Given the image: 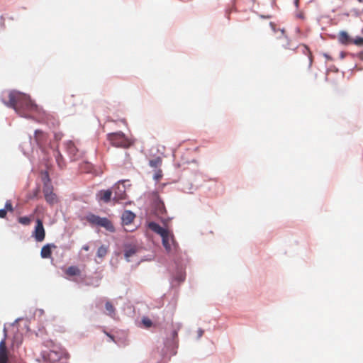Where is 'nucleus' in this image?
<instances>
[{"label":"nucleus","mask_w":363,"mask_h":363,"mask_svg":"<svg viewBox=\"0 0 363 363\" xmlns=\"http://www.w3.org/2000/svg\"><path fill=\"white\" fill-rule=\"evenodd\" d=\"M295 4H296V6H298V0H296L295 1Z\"/></svg>","instance_id":"33"},{"label":"nucleus","mask_w":363,"mask_h":363,"mask_svg":"<svg viewBox=\"0 0 363 363\" xmlns=\"http://www.w3.org/2000/svg\"><path fill=\"white\" fill-rule=\"evenodd\" d=\"M33 217V216H30L29 217L28 216L19 217L18 218V223H20L22 225H28L30 224Z\"/></svg>","instance_id":"20"},{"label":"nucleus","mask_w":363,"mask_h":363,"mask_svg":"<svg viewBox=\"0 0 363 363\" xmlns=\"http://www.w3.org/2000/svg\"><path fill=\"white\" fill-rule=\"evenodd\" d=\"M33 237L37 242H42L44 240L45 237V231L43 227V221L38 218L36 220V225L33 232Z\"/></svg>","instance_id":"8"},{"label":"nucleus","mask_w":363,"mask_h":363,"mask_svg":"<svg viewBox=\"0 0 363 363\" xmlns=\"http://www.w3.org/2000/svg\"><path fill=\"white\" fill-rule=\"evenodd\" d=\"M43 180V194L45 199L50 205H54L57 203V195L53 192V186L50 183V179L48 172H45Z\"/></svg>","instance_id":"4"},{"label":"nucleus","mask_w":363,"mask_h":363,"mask_svg":"<svg viewBox=\"0 0 363 363\" xmlns=\"http://www.w3.org/2000/svg\"><path fill=\"white\" fill-rule=\"evenodd\" d=\"M82 249L85 251H88L89 250V247L88 245H84Z\"/></svg>","instance_id":"31"},{"label":"nucleus","mask_w":363,"mask_h":363,"mask_svg":"<svg viewBox=\"0 0 363 363\" xmlns=\"http://www.w3.org/2000/svg\"><path fill=\"white\" fill-rule=\"evenodd\" d=\"M55 160L60 168L62 169L65 166V162L62 154L58 151H55Z\"/></svg>","instance_id":"19"},{"label":"nucleus","mask_w":363,"mask_h":363,"mask_svg":"<svg viewBox=\"0 0 363 363\" xmlns=\"http://www.w3.org/2000/svg\"><path fill=\"white\" fill-rule=\"evenodd\" d=\"M4 337L0 342V363H7L8 362V350L6 345V329L4 328Z\"/></svg>","instance_id":"9"},{"label":"nucleus","mask_w":363,"mask_h":363,"mask_svg":"<svg viewBox=\"0 0 363 363\" xmlns=\"http://www.w3.org/2000/svg\"><path fill=\"white\" fill-rule=\"evenodd\" d=\"M155 211L157 213L160 215L166 213L167 211L164 202L159 199L155 202Z\"/></svg>","instance_id":"17"},{"label":"nucleus","mask_w":363,"mask_h":363,"mask_svg":"<svg viewBox=\"0 0 363 363\" xmlns=\"http://www.w3.org/2000/svg\"><path fill=\"white\" fill-rule=\"evenodd\" d=\"M302 52L305 54L308 57V67H311L313 63V56L312 53L310 51L309 48L306 45H302L301 46Z\"/></svg>","instance_id":"18"},{"label":"nucleus","mask_w":363,"mask_h":363,"mask_svg":"<svg viewBox=\"0 0 363 363\" xmlns=\"http://www.w3.org/2000/svg\"><path fill=\"white\" fill-rule=\"evenodd\" d=\"M162 177V171L159 170L154 176L156 180H159Z\"/></svg>","instance_id":"29"},{"label":"nucleus","mask_w":363,"mask_h":363,"mask_svg":"<svg viewBox=\"0 0 363 363\" xmlns=\"http://www.w3.org/2000/svg\"><path fill=\"white\" fill-rule=\"evenodd\" d=\"M65 273L69 277L80 276L81 270L77 266H70L65 269Z\"/></svg>","instance_id":"16"},{"label":"nucleus","mask_w":363,"mask_h":363,"mask_svg":"<svg viewBox=\"0 0 363 363\" xmlns=\"http://www.w3.org/2000/svg\"><path fill=\"white\" fill-rule=\"evenodd\" d=\"M105 308L108 313V315L111 317L115 315V308L110 301H107L105 304Z\"/></svg>","instance_id":"22"},{"label":"nucleus","mask_w":363,"mask_h":363,"mask_svg":"<svg viewBox=\"0 0 363 363\" xmlns=\"http://www.w3.org/2000/svg\"><path fill=\"white\" fill-rule=\"evenodd\" d=\"M261 17L263 18H269L270 16H261Z\"/></svg>","instance_id":"32"},{"label":"nucleus","mask_w":363,"mask_h":363,"mask_svg":"<svg viewBox=\"0 0 363 363\" xmlns=\"http://www.w3.org/2000/svg\"><path fill=\"white\" fill-rule=\"evenodd\" d=\"M65 148L72 160H77L83 155V152L79 150L72 141H67L65 143Z\"/></svg>","instance_id":"6"},{"label":"nucleus","mask_w":363,"mask_h":363,"mask_svg":"<svg viewBox=\"0 0 363 363\" xmlns=\"http://www.w3.org/2000/svg\"><path fill=\"white\" fill-rule=\"evenodd\" d=\"M107 139L113 146L116 147L128 148L133 144V141L121 131L108 133Z\"/></svg>","instance_id":"3"},{"label":"nucleus","mask_w":363,"mask_h":363,"mask_svg":"<svg viewBox=\"0 0 363 363\" xmlns=\"http://www.w3.org/2000/svg\"><path fill=\"white\" fill-rule=\"evenodd\" d=\"M135 215L130 211H125L122 214V223L123 225L130 224L135 219Z\"/></svg>","instance_id":"14"},{"label":"nucleus","mask_w":363,"mask_h":363,"mask_svg":"<svg viewBox=\"0 0 363 363\" xmlns=\"http://www.w3.org/2000/svg\"><path fill=\"white\" fill-rule=\"evenodd\" d=\"M2 101L6 106L13 108L21 117L35 118L41 112V108L32 101L29 96L18 91L4 92Z\"/></svg>","instance_id":"1"},{"label":"nucleus","mask_w":363,"mask_h":363,"mask_svg":"<svg viewBox=\"0 0 363 363\" xmlns=\"http://www.w3.org/2000/svg\"><path fill=\"white\" fill-rule=\"evenodd\" d=\"M198 334H199V337H201L203 334V330L201 329H199L198 331Z\"/></svg>","instance_id":"30"},{"label":"nucleus","mask_w":363,"mask_h":363,"mask_svg":"<svg viewBox=\"0 0 363 363\" xmlns=\"http://www.w3.org/2000/svg\"><path fill=\"white\" fill-rule=\"evenodd\" d=\"M142 323L145 328H150L152 325V320L147 317H143L142 319Z\"/></svg>","instance_id":"24"},{"label":"nucleus","mask_w":363,"mask_h":363,"mask_svg":"<svg viewBox=\"0 0 363 363\" xmlns=\"http://www.w3.org/2000/svg\"><path fill=\"white\" fill-rule=\"evenodd\" d=\"M352 43L354 44L359 47H363V38L362 37H357L354 39H352Z\"/></svg>","instance_id":"25"},{"label":"nucleus","mask_w":363,"mask_h":363,"mask_svg":"<svg viewBox=\"0 0 363 363\" xmlns=\"http://www.w3.org/2000/svg\"><path fill=\"white\" fill-rule=\"evenodd\" d=\"M148 227L150 230L162 237V245L167 252H170L177 249V244L173 234L170 231L162 228L159 224L155 222H150L148 224Z\"/></svg>","instance_id":"2"},{"label":"nucleus","mask_w":363,"mask_h":363,"mask_svg":"<svg viewBox=\"0 0 363 363\" xmlns=\"http://www.w3.org/2000/svg\"><path fill=\"white\" fill-rule=\"evenodd\" d=\"M6 211H10V212H13V206H12V203L10 201H7L5 203V208Z\"/></svg>","instance_id":"26"},{"label":"nucleus","mask_w":363,"mask_h":363,"mask_svg":"<svg viewBox=\"0 0 363 363\" xmlns=\"http://www.w3.org/2000/svg\"><path fill=\"white\" fill-rule=\"evenodd\" d=\"M108 253V247L105 245H101L100 247H99L96 255L97 257L100 258L104 257L106 254Z\"/></svg>","instance_id":"21"},{"label":"nucleus","mask_w":363,"mask_h":363,"mask_svg":"<svg viewBox=\"0 0 363 363\" xmlns=\"http://www.w3.org/2000/svg\"><path fill=\"white\" fill-rule=\"evenodd\" d=\"M86 219L91 225L103 227L109 232L115 231L113 225L111 220L106 218H101L99 216L91 213L86 216Z\"/></svg>","instance_id":"5"},{"label":"nucleus","mask_w":363,"mask_h":363,"mask_svg":"<svg viewBox=\"0 0 363 363\" xmlns=\"http://www.w3.org/2000/svg\"><path fill=\"white\" fill-rule=\"evenodd\" d=\"M7 211L6 209H0V218H4L6 216Z\"/></svg>","instance_id":"27"},{"label":"nucleus","mask_w":363,"mask_h":363,"mask_svg":"<svg viewBox=\"0 0 363 363\" xmlns=\"http://www.w3.org/2000/svg\"><path fill=\"white\" fill-rule=\"evenodd\" d=\"M138 251V248L135 245H128L125 247L124 257L127 262H130L132 257H133Z\"/></svg>","instance_id":"13"},{"label":"nucleus","mask_w":363,"mask_h":363,"mask_svg":"<svg viewBox=\"0 0 363 363\" xmlns=\"http://www.w3.org/2000/svg\"><path fill=\"white\" fill-rule=\"evenodd\" d=\"M34 139L38 145L42 147L47 143L48 137L46 133H45L43 131L40 130H36L35 131Z\"/></svg>","instance_id":"10"},{"label":"nucleus","mask_w":363,"mask_h":363,"mask_svg":"<svg viewBox=\"0 0 363 363\" xmlns=\"http://www.w3.org/2000/svg\"><path fill=\"white\" fill-rule=\"evenodd\" d=\"M62 133H55V139L57 140V141H59L62 139Z\"/></svg>","instance_id":"28"},{"label":"nucleus","mask_w":363,"mask_h":363,"mask_svg":"<svg viewBox=\"0 0 363 363\" xmlns=\"http://www.w3.org/2000/svg\"><path fill=\"white\" fill-rule=\"evenodd\" d=\"M338 41L342 45L352 43V39L346 31H340L338 35Z\"/></svg>","instance_id":"15"},{"label":"nucleus","mask_w":363,"mask_h":363,"mask_svg":"<svg viewBox=\"0 0 363 363\" xmlns=\"http://www.w3.org/2000/svg\"><path fill=\"white\" fill-rule=\"evenodd\" d=\"M162 163V160L160 157H157L154 160H150V165L152 167L157 168Z\"/></svg>","instance_id":"23"},{"label":"nucleus","mask_w":363,"mask_h":363,"mask_svg":"<svg viewBox=\"0 0 363 363\" xmlns=\"http://www.w3.org/2000/svg\"><path fill=\"white\" fill-rule=\"evenodd\" d=\"M112 194L113 191L111 189L101 190L97 193L96 196L99 200L108 203L111 199Z\"/></svg>","instance_id":"12"},{"label":"nucleus","mask_w":363,"mask_h":363,"mask_svg":"<svg viewBox=\"0 0 363 363\" xmlns=\"http://www.w3.org/2000/svg\"><path fill=\"white\" fill-rule=\"evenodd\" d=\"M57 246L53 244H47L41 248L40 256L43 259H48L51 257L52 250L55 249Z\"/></svg>","instance_id":"11"},{"label":"nucleus","mask_w":363,"mask_h":363,"mask_svg":"<svg viewBox=\"0 0 363 363\" xmlns=\"http://www.w3.org/2000/svg\"><path fill=\"white\" fill-rule=\"evenodd\" d=\"M115 196L113 198L116 201L125 200L126 199V189L124 182H120L113 187Z\"/></svg>","instance_id":"7"}]
</instances>
